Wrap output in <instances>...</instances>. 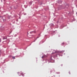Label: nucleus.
<instances>
[{
  "label": "nucleus",
  "instance_id": "1",
  "mask_svg": "<svg viewBox=\"0 0 77 77\" xmlns=\"http://www.w3.org/2000/svg\"><path fill=\"white\" fill-rule=\"evenodd\" d=\"M47 56H45V55H44L42 57V59H43V58H44V57H46Z\"/></svg>",
  "mask_w": 77,
  "mask_h": 77
},
{
  "label": "nucleus",
  "instance_id": "2",
  "mask_svg": "<svg viewBox=\"0 0 77 77\" xmlns=\"http://www.w3.org/2000/svg\"><path fill=\"white\" fill-rule=\"evenodd\" d=\"M12 58L13 59H15V57H12Z\"/></svg>",
  "mask_w": 77,
  "mask_h": 77
},
{
  "label": "nucleus",
  "instance_id": "3",
  "mask_svg": "<svg viewBox=\"0 0 77 77\" xmlns=\"http://www.w3.org/2000/svg\"><path fill=\"white\" fill-rule=\"evenodd\" d=\"M4 39H5V38H4V37L3 38Z\"/></svg>",
  "mask_w": 77,
  "mask_h": 77
},
{
  "label": "nucleus",
  "instance_id": "4",
  "mask_svg": "<svg viewBox=\"0 0 77 77\" xmlns=\"http://www.w3.org/2000/svg\"><path fill=\"white\" fill-rule=\"evenodd\" d=\"M63 44H64V43H63Z\"/></svg>",
  "mask_w": 77,
  "mask_h": 77
}]
</instances>
